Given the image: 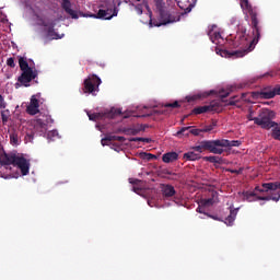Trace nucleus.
<instances>
[{
  "label": "nucleus",
  "mask_w": 280,
  "mask_h": 280,
  "mask_svg": "<svg viewBox=\"0 0 280 280\" xmlns=\"http://www.w3.org/2000/svg\"><path fill=\"white\" fill-rule=\"evenodd\" d=\"M241 8L243 12H247L250 16L253 40L250 42L247 50H234L232 52H229V50H222V58H233V56H235V58H244L248 51H253L255 49V45H257V43H259V38H261V26L259 25V19L257 18L259 13L257 12L256 7H253L248 0H241Z\"/></svg>",
  "instance_id": "f257e3e1"
},
{
  "label": "nucleus",
  "mask_w": 280,
  "mask_h": 280,
  "mask_svg": "<svg viewBox=\"0 0 280 280\" xmlns=\"http://www.w3.org/2000/svg\"><path fill=\"white\" fill-rule=\"evenodd\" d=\"M153 2L160 14V21L150 19L151 27H161V25H167L170 23H177V21H180V15L176 13H170L165 10V1L153 0Z\"/></svg>",
  "instance_id": "f03ea898"
},
{
  "label": "nucleus",
  "mask_w": 280,
  "mask_h": 280,
  "mask_svg": "<svg viewBox=\"0 0 280 280\" xmlns=\"http://www.w3.org/2000/svg\"><path fill=\"white\" fill-rule=\"evenodd\" d=\"M49 124H54V119L49 114L40 113L35 120H33V130L34 132L27 133L25 136L26 141H34V133L43 137V135L47 133V127Z\"/></svg>",
  "instance_id": "7ed1b4c3"
},
{
  "label": "nucleus",
  "mask_w": 280,
  "mask_h": 280,
  "mask_svg": "<svg viewBox=\"0 0 280 280\" xmlns=\"http://www.w3.org/2000/svg\"><path fill=\"white\" fill-rule=\"evenodd\" d=\"M275 117V112L270 109H262L258 117L254 118V124L256 126H260V128H264L265 130H270V128H275L277 126L276 121H272Z\"/></svg>",
  "instance_id": "20e7f679"
},
{
  "label": "nucleus",
  "mask_w": 280,
  "mask_h": 280,
  "mask_svg": "<svg viewBox=\"0 0 280 280\" xmlns=\"http://www.w3.org/2000/svg\"><path fill=\"white\" fill-rule=\"evenodd\" d=\"M102 84V79L97 74H90L83 81V93L89 95H97L100 93V85Z\"/></svg>",
  "instance_id": "39448f33"
},
{
  "label": "nucleus",
  "mask_w": 280,
  "mask_h": 280,
  "mask_svg": "<svg viewBox=\"0 0 280 280\" xmlns=\"http://www.w3.org/2000/svg\"><path fill=\"white\" fill-rule=\"evenodd\" d=\"M192 150L199 154L205 151L211 152V154H224V149L218 148L215 140H203L199 145L192 147Z\"/></svg>",
  "instance_id": "423d86ee"
},
{
  "label": "nucleus",
  "mask_w": 280,
  "mask_h": 280,
  "mask_svg": "<svg viewBox=\"0 0 280 280\" xmlns=\"http://www.w3.org/2000/svg\"><path fill=\"white\" fill-rule=\"evenodd\" d=\"M276 95H280V85L276 88H264L260 91L250 92V97L254 100H272Z\"/></svg>",
  "instance_id": "0eeeda50"
},
{
  "label": "nucleus",
  "mask_w": 280,
  "mask_h": 280,
  "mask_svg": "<svg viewBox=\"0 0 280 280\" xmlns=\"http://www.w3.org/2000/svg\"><path fill=\"white\" fill-rule=\"evenodd\" d=\"M243 198L247 202H257V200H265V201L273 200V202H279V200H280V190L277 192V195H272V192H271L267 196L256 195L255 191H244L243 192Z\"/></svg>",
  "instance_id": "6e6552de"
},
{
  "label": "nucleus",
  "mask_w": 280,
  "mask_h": 280,
  "mask_svg": "<svg viewBox=\"0 0 280 280\" xmlns=\"http://www.w3.org/2000/svg\"><path fill=\"white\" fill-rule=\"evenodd\" d=\"M36 78H38L37 70H24L18 78V82H20L21 86H30V82H32V80H36Z\"/></svg>",
  "instance_id": "1a4fd4ad"
},
{
  "label": "nucleus",
  "mask_w": 280,
  "mask_h": 280,
  "mask_svg": "<svg viewBox=\"0 0 280 280\" xmlns=\"http://www.w3.org/2000/svg\"><path fill=\"white\" fill-rule=\"evenodd\" d=\"M16 154H2L0 155V176L1 178H8V176L3 175V170H8V165H14L16 161Z\"/></svg>",
  "instance_id": "9d476101"
},
{
  "label": "nucleus",
  "mask_w": 280,
  "mask_h": 280,
  "mask_svg": "<svg viewBox=\"0 0 280 280\" xmlns=\"http://www.w3.org/2000/svg\"><path fill=\"white\" fill-rule=\"evenodd\" d=\"M161 191L164 200H173L178 205V198L176 197V189L170 184H162Z\"/></svg>",
  "instance_id": "9b49d317"
},
{
  "label": "nucleus",
  "mask_w": 280,
  "mask_h": 280,
  "mask_svg": "<svg viewBox=\"0 0 280 280\" xmlns=\"http://www.w3.org/2000/svg\"><path fill=\"white\" fill-rule=\"evenodd\" d=\"M220 108V104L218 102H211L209 105H203L199 107H195L192 109L194 115H202L203 113H215Z\"/></svg>",
  "instance_id": "f8f14e48"
},
{
  "label": "nucleus",
  "mask_w": 280,
  "mask_h": 280,
  "mask_svg": "<svg viewBox=\"0 0 280 280\" xmlns=\"http://www.w3.org/2000/svg\"><path fill=\"white\" fill-rule=\"evenodd\" d=\"M117 8L114 9H101L98 10L97 14H91L92 19H103L104 21H110L113 16H117Z\"/></svg>",
  "instance_id": "ddd939ff"
},
{
  "label": "nucleus",
  "mask_w": 280,
  "mask_h": 280,
  "mask_svg": "<svg viewBox=\"0 0 280 280\" xmlns=\"http://www.w3.org/2000/svg\"><path fill=\"white\" fill-rule=\"evenodd\" d=\"M120 114H121V109L112 108L110 112L107 114H103V113L90 114V113H88V117H89L90 121H100V119H104V117H110L113 119V117H115L116 115H120Z\"/></svg>",
  "instance_id": "4468645a"
},
{
  "label": "nucleus",
  "mask_w": 280,
  "mask_h": 280,
  "mask_svg": "<svg viewBox=\"0 0 280 280\" xmlns=\"http://www.w3.org/2000/svg\"><path fill=\"white\" fill-rule=\"evenodd\" d=\"M13 166L19 167L22 176H27V174H30V162L23 156L16 155Z\"/></svg>",
  "instance_id": "2eb2a0df"
},
{
  "label": "nucleus",
  "mask_w": 280,
  "mask_h": 280,
  "mask_svg": "<svg viewBox=\"0 0 280 280\" xmlns=\"http://www.w3.org/2000/svg\"><path fill=\"white\" fill-rule=\"evenodd\" d=\"M277 189H280V182L264 183L261 184V187L256 186L254 191H258L259 194H268V191H277Z\"/></svg>",
  "instance_id": "dca6fc26"
},
{
  "label": "nucleus",
  "mask_w": 280,
  "mask_h": 280,
  "mask_svg": "<svg viewBox=\"0 0 280 280\" xmlns=\"http://www.w3.org/2000/svg\"><path fill=\"white\" fill-rule=\"evenodd\" d=\"M42 25L45 28V32L47 33V37L48 38H52L58 40V33H56V31L54 30L56 27V22L50 21V22H46L45 20L42 21Z\"/></svg>",
  "instance_id": "f3484780"
},
{
  "label": "nucleus",
  "mask_w": 280,
  "mask_h": 280,
  "mask_svg": "<svg viewBox=\"0 0 280 280\" xmlns=\"http://www.w3.org/2000/svg\"><path fill=\"white\" fill-rule=\"evenodd\" d=\"M38 108H40L38 98H36V95H33L31 97L30 104L26 107V113H27V115H38V113H40V110Z\"/></svg>",
  "instance_id": "a211bd4d"
},
{
  "label": "nucleus",
  "mask_w": 280,
  "mask_h": 280,
  "mask_svg": "<svg viewBox=\"0 0 280 280\" xmlns=\"http://www.w3.org/2000/svg\"><path fill=\"white\" fill-rule=\"evenodd\" d=\"M217 142V148H240V145H242V141L240 140H226V139H222V140H215Z\"/></svg>",
  "instance_id": "6ab92c4d"
},
{
  "label": "nucleus",
  "mask_w": 280,
  "mask_h": 280,
  "mask_svg": "<svg viewBox=\"0 0 280 280\" xmlns=\"http://www.w3.org/2000/svg\"><path fill=\"white\" fill-rule=\"evenodd\" d=\"M61 8L65 10L66 14H69L71 19H78V12L71 9V1L69 0H61Z\"/></svg>",
  "instance_id": "aec40b11"
},
{
  "label": "nucleus",
  "mask_w": 280,
  "mask_h": 280,
  "mask_svg": "<svg viewBox=\"0 0 280 280\" xmlns=\"http://www.w3.org/2000/svg\"><path fill=\"white\" fill-rule=\"evenodd\" d=\"M215 27H218V25L213 24L210 26V30L208 32V36L211 40V43H218L215 40H219V38H222V35L220 34V32H213V30H215Z\"/></svg>",
  "instance_id": "412c9836"
},
{
  "label": "nucleus",
  "mask_w": 280,
  "mask_h": 280,
  "mask_svg": "<svg viewBox=\"0 0 280 280\" xmlns=\"http://www.w3.org/2000/svg\"><path fill=\"white\" fill-rule=\"evenodd\" d=\"M162 161L164 163H174V161H178V153L176 152H168V153H165L163 156H162Z\"/></svg>",
  "instance_id": "4be33fe9"
},
{
  "label": "nucleus",
  "mask_w": 280,
  "mask_h": 280,
  "mask_svg": "<svg viewBox=\"0 0 280 280\" xmlns=\"http://www.w3.org/2000/svg\"><path fill=\"white\" fill-rule=\"evenodd\" d=\"M237 211H240V209L230 210V215L225 219V224L228 226H233V223L235 222V218H237Z\"/></svg>",
  "instance_id": "5701e85b"
},
{
  "label": "nucleus",
  "mask_w": 280,
  "mask_h": 280,
  "mask_svg": "<svg viewBox=\"0 0 280 280\" xmlns=\"http://www.w3.org/2000/svg\"><path fill=\"white\" fill-rule=\"evenodd\" d=\"M183 159L185 161H199L200 154L195 153L194 151H189L187 153H184Z\"/></svg>",
  "instance_id": "b1692460"
},
{
  "label": "nucleus",
  "mask_w": 280,
  "mask_h": 280,
  "mask_svg": "<svg viewBox=\"0 0 280 280\" xmlns=\"http://www.w3.org/2000/svg\"><path fill=\"white\" fill-rule=\"evenodd\" d=\"M19 65H20L21 71L32 70V67H30V63L27 62V59H25V57L19 58Z\"/></svg>",
  "instance_id": "393cba45"
},
{
  "label": "nucleus",
  "mask_w": 280,
  "mask_h": 280,
  "mask_svg": "<svg viewBox=\"0 0 280 280\" xmlns=\"http://www.w3.org/2000/svg\"><path fill=\"white\" fill-rule=\"evenodd\" d=\"M191 126L188 127H182L177 132H176V137H189V130H191Z\"/></svg>",
  "instance_id": "a878e982"
},
{
  "label": "nucleus",
  "mask_w": 280,
  "mask_h": 280,
  "mask_svg": "<svg viewBox=\"0 0 280 280\" xmlns=\"http://www.w3.org/2000/svg\"><path fill=\"white\" fill-rule=\"evenodd\" d=\"M116 139H117V136L108 135L101 140V143L103 147L108 145V143H110V141H116Z\"/></svg>",
  "instance_id": "bb28decb"
},
{
  "label": "nucleus",
  "mask_w": 280,
  "mask_h": 280,
  "mask_svg": "<svg viewBox=\"0 0 280 280\" xmlns=\"http://www.w3.org/2000/svg\"><path fill=\"white\" fill-rule=\"evenodd\" d=\"M163 108H180V104L178 103V101H175L174 103H166L163 105Z\"/></svg>",
  "instance_id": "cd10ccee"
},
{
  "label": "nucleus",
  "mask_w": 280,
  "mask_h": 280,
  "mask_svg": "<svg viewBox=\"0 0 280 280\" xmlns=\"http://www.w3.org/2000/svg\"><path fill=\"white\" fill-rule=\"evenodd\" d=\"M2 124H8V119H10V110L5 109L1 112Z\"/></svg>",
  "instance_id": "c85d7f7f"
},
{
  "label": "nucleus",
  "mask_w": 280,
  "mask_h": 280,
  "mask_svg": "<svg viewBox=\"0 0 280 280\" xmlns=\"http://www.w3.org/2000/svg\"><path fill=\"white\" fill-rule=\"evenodd\" d=\"M203 161H208V163H220V158L215 155L205 156Z\"/></svg>",
  "instance_id": "c756f323"
},
{
  "label": "nucleus",
  "mask_w": 280,
  "mask_h": 280,
  "mask_svg": "<svg viewBox=\"0 0 280 280\" xmlns=\"http://www.w3.org/2000/svg\"><path fill=\"white\" fill-rule=\"evenodd\" d=\"M201 207H211L213 205V198L201 199Z\"/></svg>",
  "instance_id": "7c9ffc66"
},
{
  "label": "nucleus",
  "mask_w": 280,
  "mask_h": 280,
  "mask_svg": "<svg viewBox=\"0 0 280 280\" xmlns=\"http://www.w3.org/2000/svg\"><path fill=\"white\" fill-rule=\"evenodd\" d=\"M10 141L12 145H19V135L11 133L10 135Z\"/></svg>",
  "instance_id": "2f4dec72"
},
{
  "label": "nucleus",
  "mask_w": 280,
  "mask_h": 280,
  "mask_svg": "<svg viewBox=\"0 0 280 280\" xmlns=\"http://www.w3.org/2000/svg\"><path fill=\"white\" fill-rule=\"evenodd\" d=\"M130 141H142V143H152V139L150 138H131Z\"/></svg>",
  "instance_id": "473e14b6"
},
{
  "label": "nucleus",
  "mask_w": 280,
  "mask_h": 280,
  "mask_svg": "<svg viewBox=\"0 0 280 280\" xmlns=\"http://www.w3.org/2000/svg\"><path fill=\"white\" fill-rule=\"evenodd\" d=\"M203 132L202 129H194L190 128L189 133L194 135V137H200V133Z\"/></svg>",
  "instance_id": "72a5a7b5"
},
{
  "label": "nucleus",
  "mask_w": 280,
  "mask_h": 280,
  "mask_svg": "<svg viewBox=\"0 0 280 280\" xmlns=\"http://www.w3.org/2000/svg\"><path fill=\"white\" fill-rule=\"evenodd\" d=\"M7 65H8V67H11V69H14V67H16V63L14 62V57H10L7 60Z\"/></svg>",
  "instance_id": "f704fd0d"
},
{
  "label": "nucleus",
  "mask_w": 280,
  "mask_h": 280,
  "mask_svg": "<svg viewBox=\"0 0 280 280\" xmlns=\"http://www.w3.org/2000/svg\"><path fill=\"white\" fill-rule=\"evenodd\" d=\"M215 127L214 124L211 125H207L205 128H202V132H211V130H213V128Z\"/></svg>",
  "instance_id": "c9c22d12"
},
{
  "label": "nucleus",
  "mask_w": 280,
  "mask_h": 280,
  "mask_svg": "<svg viewBox=\"0 0 280 280\" xmlns=\"http://www.w3.org/2000/svg\"><path fill=\"white\" fill-rule=\"evenodd\" d=\"M205 207L206 206H202V202L200 201L197 208V213H205V215H207V213L205 212Z\"/></svg>",
  "instance_id": "e433bc0d"
},
{
  "label": "nucleus",
  "mask_w": 280,
  "mask_h": 280,
  "mask_svg": "<svg viewBox=\"0 0 280 280\" xmlns=\"http://www.w3.org/2000/svg\"><path fill=\"white\" fill-rule=\"evenodd\" d=\"M5 106H8V104L5 103L3 95L0 94V108H5Z\"/></svg>",
  "instance_id": "4c0bfd02"
},
{
  "label": "nucleus",
  "mask_w": 280,
  "mask_h": 280,
  "mask_svg": "<svg viewBox=\"0 0 280 280\" xmlns=\"http://www.w3.org/2000/svg\"><path fill=\"white\" fill-rule=\"evenodd\" d=\"M228 172H230V174H242L243 170H233V168H228Z\"/></svg>",
  "instance_id": "58836bf2"
},
{
  "label": "nucleus",
  "mask_w": 280,
  "mask_h": 280,
  "mask_svg": "<svg viewBox=\"0 0 280 280\" xmlns=\"http://www.w3.org/2000/svg\"><path fill=\"white\" fill-rule=\"evenodd\" d=\"M135 9L138 14H143V7L141 4L136 5Z\"/></svg>",
  "instance_id": "ea45409f"
},
{
  "label": "nucleus",
  "mask_w": 280,
  "mask_h": 280,
  "mask_svg": "<svg viewBox=\"0 0 280 280\" xmlns=\"http://www.w3.org/2000/svg\"><path fill=\"white\" fill-rule=\"evenodd\" d=\"M129 183H130V185H139V183H141V180L135 179V178H129Z\"/></svg>",
  "instance_id": "a19ab883"
},
{
  "label": "nucleus",
  "mask_w": 280,
  "mask_h": 280,
  "mask_svg": "<svg viewBox=\"0 0 280 280\" xmlns=\"http://www.w3.org/2000/svg\"><path fill=\"white\" fill-rule=\"evenodd\" d=\"M116 141H118L119 143H124V141H126V138L122 136H116Z\"/></svg>",
  "instance_id": "79ce46f5"
},
{
  "label": "nucleus",
  "mask_w": 280,
  "mask_h": 280,
  "mask_svg": "<svg viewBox=\"0 0 280 280\" xmlns=\"http://www.w3.org/2000/svg\"><path fill=\"white\" fill-rule=\"evenodd\" d=\"M48 137H58V131L56 130L49 131Z\"/></svg>",
  "instance_id": "37998d69"
},
{
  "label": "nucleus",
  "mask_w": 280,
  "mask_h": 280,
  "mask_svg": "<svg viewBox=\"0 0 280 280\" xmlns=\"http://www.w3.org/2000/svg\"><path fill=\"white\" fill-rule=\"evenodd\" d=\"M249 121H255V117H253V110H249V115L247 116Z\"/></svg>",
  "instance_id": "c03bdc74"
},
{
  "label": "nucleus",
  "mask_w": 280,
  "mask_h": 280,
  "mask_svg": "<svg viewBox=\"0 0 280 280\" xmlns=\"http://www.w3.org/2000/svg\"><path fill=\"white\" fill-rule=\"evenodd\" d=\"M147 159H148V161H152V159H156V155H154L152 153H148Z\"/></svg>",
  "instance_id": "a18cd8bd"
},
{
  "label": "nucleus",
  "mask_w": 280,
  "mask_h": 280,
  "mask_svg": "<svg viewBox=\"0 0 280 280\" xmlns=\"http://www.w3.org/2000/svg\"><path fill=\"white\" fill-rule=\"evenodd\" d=\"M191 8H194V4H189V7L185 9V13L189 14V12H191Z\"/></svg>",
  "instance_id": "49530a36"
},
{
  "label": "nucleus",
  "mask_w": 280,
  "mask_h": 280,
  "mask_svg": "<svg viewBox=\"0 0 280 280\" xmlns=\"http://www.w3.org/2000/svg\"><path fill=\"white\" fill-rule=\"evenodd\" d=\"M230 93L229 92H221L220 93V97L224 98V97H229Z\"/></svg>",
  "instance_id": "de8ad7c7"
},
{
  "label": "nucleus",
  "mask_w": 280,
  "mask_h": 280,
  "mask_svg": "<svg viewBox=\"0 0 280 280\" xmlns=\"http://www.w3.org/2000/svg\"><path fill=\"white\" fill-rule=\"evenodd\" d=\"M132 191H135V194H139V191H141V188L133 186Z\"/></svg>",
  "instance_id": "09e8293b"
},
{
  "label": "nucleus",
  "mask_w": 280,
  "mask_h": 280,
  "mask_svg": "<svg viewBox=\"0 0 280 280\" xmlns=\"http://www.w3.org/2000/svg\"><path fill=\"white\" fill-rule=\"evenodd\" d=\"M268 75H270V72L262 74L260 78H268Z\"/></svg>",
  "instance_id": "8fccbe9b"
},
{
  "label": "nucleus",
  "mask_w": 280,
  "mask_h": 280,
  "mask_svg": "<svg viewBox=\"0 0 280 280\" xmlns=\"http://www.w3.org/2000/svg\"><path fill=\"white\" fill-rule=\"evenodd\" d=\"M208 215V218H212V220H218V217H213V215H209V214H207Z\"/></svg>",
  "instance_id": "3c124183"
},
{
  "label": "nucleus",
  "mask_w": 280,
  "mask_h": 280,
  "mask_svg": "<svg viewBox=\"0 0 280 280\" xmlns=\"http://www.w3.org/2000/svg\"><path fill=\"white\" fill-rule=\"evenodd\" d=\"M243 36H246V28L242 30Z\"/></svg>",
  "instance_id": "603ef678"
},
{
  "label": "nucleus",
  "mask_w": 280,
  "mask_h": 280,
  "mask_svg": "<svg viewBox=\"0 0 280 280\" xmlns=\"http://www.w3.org/2000/svg\"><path fill=\"white\" fill-rule=\"evenodd\" d=\"M161 113V115H165L166 114V112L165 110H162V112H160Z\"/></svg>",
  "instance_id": "864d4df0"
},
{
  "label": "nucleus",
  "mask_w": 280,
  "mask_h": 280,
  "mask_svg": "<svg viewBox=\"0 0 280 280\" xmlns=\"http://www.w3.org/2000/svg\"><path fill=\"white\" fill-rule=\"evenodd\" d=\"M264 205H266V202H260V207H264Z\"/></svg>",
  "instance_id": "5fc2aeb1"
},
{
  "label": "nucleus",
  "mask_w": 280,
  "mask_h": 280,
  "mask_svg": "<svg viewBox=\"0 0 280 280\" xmlns=\"http://www.w3.org/2000/svg\"><path fill=\"white\" fill-rule=\"evenodd\" d=\"M230 104H231V105H233V104H235V103H233V102H230Z\"/></svg>",
  "instance_id": "6e6d98bb"
},
{
  "label": "nucleus",
  "mask_w": 280,
  "mask_h": 280,
  "mask_svg": "<svg viewBox=\"0 0 280 280\" xmlns=\"http://www.w3.org/2000/svg\"><path fill=\"white\" fill-rule=\"evenodd\" d=\"M136 1H138V2H139V1H141V0H136Z\"/></svg>",
  "instance_id": "4d7b16f0"
}]
</instances>
